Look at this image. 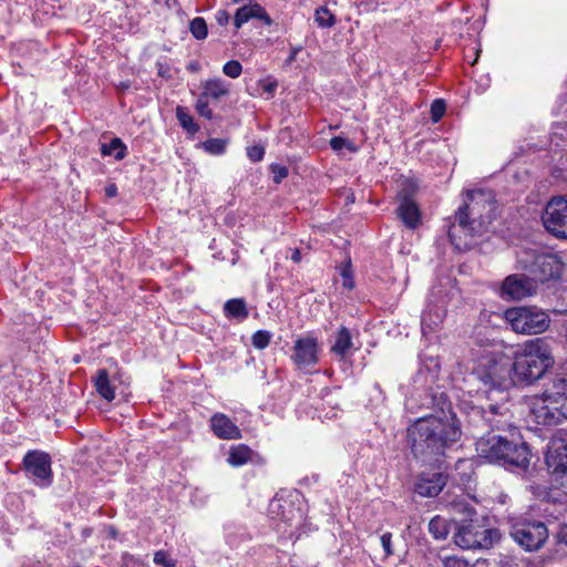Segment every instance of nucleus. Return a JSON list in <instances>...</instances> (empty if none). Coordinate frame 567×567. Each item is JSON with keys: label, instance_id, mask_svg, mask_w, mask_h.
Instances as JSON below:
<instances>
[{"label": "nucleus", "instance_id": "f257e3e1", "mask_svg": "<svg viewBox=\"0 0 567 567\" xmlns=\"http://www.w3.org/2000/svg\"><path fill=\"white\" fill-rule=\"evenodd\" d=\"M495 194L492 188L478 187L467 193V202L455 214V223L449 230L451 243L457 249H467L468 238L482 236L494 219Z\"/></svg>", "mask_w": 567, "mask_h": 567}, {"label": "nucleus", "instance_id": "f03ea898", "mask_svg": "<svg viewBox=\"0 0 567 567\" xmlns=\"http://www.w3.org/2000/svg\"><path fill=\"white\" fill-rule=\"evenodd\" d=\"M411 450L415 456L442 454L444 449L461 437V429L454 414L430 415L417 419L409 427Z\"/></svg>", "mask_w": 567, "mask_h": 567}, {"label": "nucleus", "instance_id": "7ed1b4c3", "mask_svg": "<svg viewBox=\"0 0 567 567\" xmlns=\"http://www.w3.org/2000/svg\"><path fill=\"white\" fill-rule=\"evenodd\" d=\"M554 363L555 359L549 343L542 338L530 340L526 343L524 351L515 355L512 364L513 382L532 384L546 377Z\"/></svg>", "mask_w": 567, "mask_h": 567}, {"label": "nucleus", "instance_id": "20e7f679", "mask_svg": "<svg viewBox=\"0 0 567 567\" xmlns=\"http://www.w3.org/2000/svg\"><path fill=\"white\" fill-rule=\"evenodd\" d=\"M504 319L512 330L522 334L545 332L550 324L546 311L537 307H513L504 312Z\"/></svg>", "mask_w": 567, "mask_h": 567}, {"label": "nucleus", "instance_id": "39448f33", "mask_svg": "<svg viewBox=\"0 0 567 567\" xmlns=\"http://www.w3.org/2000/svg\"><path fill=\"white\" fill-rule=\"evenodd\" d=\"M511 439L498 435V464L509 470H525L529 465V450L516 427L511 431Z\"/></svg>", "mask_w": 567, "mask_h": 567}, {"label": "nucleus", "instance_id": "423d86ee", "mask_svg": "<svg viewBox=\"0 0 567 567\" xmlns=\"http://www.w3.org/2000/svg\"><path fill=\"white\" fill-rule=\"evenodd\" d=\"M200 89L202 92L195 102V110L199 116L212 120L214 112L209 103L219 102L228 97L231 84L221 78H210L200 83Z\"/></svg>", "mask_w": 567, "mask_h": 567}, {"label": "nucleus", "instance_id": "0eeeda50", "mask_svg": "<svg viewBox=\"0 0 567 567\" xmlns=\"http://www.w3.org/2000/svg\"><path fill=\"white\" fill-rule=\"evenodd\" d=\"M509 535L525 550L536 551L546 543L548 529L543 522H523L514 525Z\"/></svg>", "mask_w": 567, "mask_h": 567}, {"label": "nucleus", "instance_id": "6e6552de", "mask_svg": "<svg viewBox=\"0 0 567 567\" xmlns=\"http://www.w3.org/2000/svg\"><path fill=\"white\" fill-rule=\"evenodd\" d=\"M416 190L417 185L415 182L404 179L398 192L399 207L396 213L402 223L410 229H415L421 223L420 208L413 199Z\"/></svg>", "mask_w": 567, "mask_h": 567}, {"label": "nucleus", "instance_id": "1a4fd4ad", "mask_svg": "<svg viewBox=\"0 0 567 567\" xmlns=\"http://www.w3.org/2000/svg\"><path fill=\"white\" fill-rule=\"evenodd\" d=\"M545 228L557 238H567V198L553 197L542 216Z\"/></svg>", "mask_w": 567, "mask_h": 567}, {"label": "nucleus", "instance_id": "9d476101", "mask_svg": "<svg viewBox=\"0 0 567 567\" xmlns=\"http://www.w3.org/2000/svg\"><path fill=\"white\" fill-rule=\"evenodd\" d=\"M23 465L27 474L40 487H48L52 484L51 457L42 451H29L23 457Z\"/></svg>", "mask_w": 567, "mask_h": 567}, {"label": "nucleus", "instance_id": "9b49d317", "mask_svg": "<svg viewBox=\"0 0 567 567\" xmlns=\"http://www.w3.org/2000/svg\"><path fill=\"white\" fill-rule=\"evenodd\" d=\"M480 526L473 520L458 526L454 534L455 544L463 549L487 548L492 546L493 530L484 528L478 530Z\"/></svg>", "mask_w": 567, "mask_h": 567}, {"label": "nucleus", "instance_id": "f8f14e48", "mask_svg": "<svg viewBox=\"0 0 567 567\" xmlns=\"http://www.w3.org/2000/svg\"><path fill=\"white\" fill-rule=\"evenodd\" d=\"M298 369H308L319 361V344L316 337L306 334L296 339L291 354Z\"/></svg>", "mask_w": 567, "mask_h": 567}, {"label": "nucleus", "instance_id": "ddd939ff", "mask_svg": "<svg viewBox=\"0 0 567 567\" xmlns=\"http://www.w3.org/2000/svg\"><path fill=\"white\" fill-rule=\"evenodd\" d=\"M528 271L533 280L537 284L560 277L561 262L555 255L537 254L528 266Z\"/></svg>", "mask_w": 567, "mask_h": 567}, {"label": "nucleus", "instance_id": "4468645a", "mask_svg": "<svg viewBox=\"0 0 567 567\" xmlns=\"http://www.w3.org/2000/svg\"><path fill=\"white\" fill-rule=\"evenodd\" d=\"M501 290L503 296L519 300L536 293L537 284L530 277L512 275L503 281Z\"/></svg>", "mask_w": 567, "mask_h": 567}, {"label": "nucleus", "instance_id": "2eb2a0df", "mask_svg": "<svg viewBox=\"0 0 567 567\" xmlns=\"http://www.w3.org/2000/svg\"><path fill=\"white\" fill-rule=\"evenodd\" d=\"M269 511L275 519L282 520L289 526H297L303 519L302 511L295 506L292 499L276 497L270 502Z\"/></svg>", "mask_w": 567, "mask_h": 567}, {"label": "nucleus", "instance_id": "dca6fc26", "mask_svg": "<svg viewBox=\"0 0 567 567\" xmlns=\"http://www.w3.org/2000/svg\"><path fill=\"white\" fill-rule=\"evenodd\" d=\"M546 465L555 480L567 476V443L554 441L546 453Z\"/></svg>", "mask_w": 567, "mask_h": 567}, {"label": "nucleus", "instance_id": "f3484780", "mask_svg": "<svg viewBox=\"0 0 567 567\" xmlns=\"http://www.w3.org/2000/svg\"><path fill=\"white\" fill-rule=\"evenodd\" d=\"M567 396V374L549 373L544 384V391L534 404H546L550 401Z\"/></svg>", "mask_w": 567, "mask_h": 567}, {"label": "nucleus", "instance_id": "a211bd4d", "mask_svg": "<svg viewBox=\"0 0 567 567\" xmlns=\"http://www.w3.org/2000/svg\"><path fill=\"white\" fill-rule=\"evenodd\" d=\"M210 429L213 433L221 440L241 439L240 429L224 413H215L210 417Z\"/></svg>", "mask_w": 567, "mask_h": 567}, {"label": "nucleus", "instance_id": "6ab92c4d", "mask_svg": "<svg viewBox=\"0 0 567 567\" xmlns=\"http://www.w3.org/2000/svg\"><path fill=\"white\" fill-rule=\"evenodd\" d=\"M493 316L492 311H482L474 327V338L480 347H493L494 344L496 328L495 326H485V321H491Z\"/></svg>", "mask_w": 567, "mask_h": 567}, {"label": "nucleus", "instance_id": "aec40b11", "mask_svg": "<svg viewBox=\"0 0 567 567\" xmlns=\"http://www.w3.org/2000/svg\"><path fill=\"white\" fill-rule=\"evenodd\" d=\"M93 382L99 395L109 402L115 399L117 384L121 383L117 377L111 375L106 369L99 370Z\"/></svg>", "mask_w": 567, "mask_h": 567}, {"label": "nucleus", "instance_id": "412c9836", "mask_svg": "<svg viewBox=\"0 0 567 567\" xmlns=\"http://www.w3.org/2000/svg\"><path fill=\"white\" fill-rule=\"evenodd\" d=\"M446 484L445 476L441 473L431 476H421L415 484V492L423 497L437 496Z\"/></svg>", "mask_w": 567, "mask_h": 567}, {"label": "nucleus", "instance_id": "4be33fe9", "mask_svg": "<svg viewBox=\"0 0 567 567\" xmlns=\"http://www.w3.org/2000/svg\"><path fill=\"white\" fill-rule=\"evenodd\" d=\"M256 18L270 24L271 20L267 14L266 10L258 3L249 2L248 4L241 6L235 14L234 25L236 29H240L250 19Z\"/></svg>", "mask_w": 567, "mask_h": 567}, {"label": "nucleus", "instance_id": "5701e85b", "mask_svg": "<svg viewBox=\"0 0 567 567\" xmlns=\"http://www.w3.org/2000/svg\"><path fill=\"white\" fill-rule=\"evenodd\" d=\"M255 452L246 444H236L229 447L227 463L233 467H239L252 462Z\"/></svg>", "mask_w": 567, "mask_h": 567}, {"label": "nucleus", "instance_id": "b1692460", "mask_svg": "<svg viewBox=\"0 0 567 567\" xmlns=\"http://www.w3.org/2000/svg\"><path fill=\"white\" fill-rule=\"evenodd\" d=\"M477 456L488 463L496 462V435L491 431L476 442Z\"/></svg>", "mask_w": 567, "mask_h": 567}, {"label": "nucleus", "instance_id": "393cba45", "mask_svg": "<svg viewBox=\"0 0 567 567\" xmlns=\"http://www.w3.org/2000/svg\"><path fill=\"white\" fill-rule=\"evenodd\" d=\"M445 316L443 306H436L434 309L426 310L421 320L422 332L424 336L434 332L442 323Z\"/></svg>", "mask_w": 567, "mask_h": 567}, {"label": "nucleus", "instance_id": "a878e982", "mask_svg": "<svg viewBox=\"0 0 567 567\" xmlns=\"http://www.w3.org/2000/svg\"><path fill=\"white\" fill-rule=\"evenodd\" d=\"M352 347V336L349 329L346 327H341L336 333V340L331 347V351L336 355L344 358Z\"/></svg>", "mask_w": 567, "mask_h": 567}, {"label": "nucleus", "instance_id": "bb28decb", "mask_svg": "<svg viewBox=\"0 0 567 567\" xmlns=\"http://www.w3.org/2000/svg\"><path fill=\"white\" fill-rule=\"evenodd\" d=\"M224 313L227 318L237 319L238 321H244L249 315L246 301L243 298H234L226 301Z\"/></svg>", "mask_w": 567, "mask_h": 567}, {"label": "nucleus", "instance_id": "cd10ccee", "mask_svg": "<svg viewBox=\"0 0 567 567\" xmlns=\"http://www.w3.org/2000/svg\"><path fill=\"white\" fill-rule=\"evenodd\" d=\"M176 117L181 126L188 133L194 134L199 131V125L195 122L194 117L187 112V110L184 106L176 107Z\"/></svg>", "mask_w": 567, "mask_h": 567}, {"label": "nucleus", "instance_id": "c85d7f7f", "mask_svg": "<svg viewBox=\"0 0 567 567\" xmlns=\"http://www.w3.org/2000/svg\"><path fill=\"white\" fill-rule=\"evenodd\" d=\"M101 153L104 156L114 155L116 159H123L126 155V147L120 138H113L109 144H103Z\"/></svg>", "mask_w": 567, "mask_h": 567}, {"label": "nucleus", "instance_id": "c756f323", "mask_svg": "<svg viewBox=\"0 0 567 567\" xmlns=\"http://www.w3.org/2000/svg\"><path fill=\"white\" fill-rule=\"evenodd\" d=\"M429 530L436 539H445L449 535L447 523L440 516H435L430 520Z\"/></svg>", "mask_w": 567, "mask_h": 567}, {"label": "nucleus", "instance_id": "7c9ffc66", "mask_svg": "<svg viewBox=\"0 0 567 567\" xmlns=\"http://www.w3.org/2000/svg\"><path fill=\"white\" fill-rule=\"evenodd\" d=\"M228 141L224 138H209L203 143V148L210 155H221L225 153Z\"/></svg>", "mask_w": 567, "mask_h": 567}, {"label": "nucleus", "instance_id": "2f4dec72", "mask_svg": "<svg viewBox=\"0 0 567 567\" xmlns=\"http://www.w3.org/2000/svg\"><path fill=\"white\" fill-rule=\"evenodd\" d=\"M315 20L321 28H331L336 24L334 16L326 7H320L316 10Z\"/></svg>", "mask_w": 567, "mask_h": 567}, {"label": "nucleus", "instance_id": "473e14b6", "mask_svg": "<svg viewBox=\"0 0 567 567\" xmlns=\"http://www.w3.org/2000/svg\"><path fill=\"white\" fill-rule=\"evenodd\" d=\"M189 31L197 40L206 39L208 30L205 19L200 17L194 18L189 23Z\"/></svg>", "mask_w": 567, "mask_h": 567}, {"label": "nucleus", "instance_id": "72a5a7b5", "mask_svg": "<svg viewBox=\"0 0 567 567\" xmlns=\"http://www.w3.org/2000/svg\"><path fill=\"white\" fill-rule=\"evenodd\" d=\"M330 146L334 152H341L343 148H347L351 153H355L358 151V147L353 144V142L341 136L332 137L330 140Z\"/></svg>", "mask_w": 567, "mask_h": 567}, {"label": "nucleus", "instance_id": "f704fd0d", "mask_svg": "<svg viewBox=\"0 0 567 567\" xmlns=\"http://www.w3.org/2000/svg\"><path fill=\"white\" fill-rule=\"evenodd\" d=\"M271 340V333L267 330H258L252 334L251 343L256 349L267 348Z\"/></svg>", "mask_w": 567, "mask_h": 567}, {"label": "nucleus", "instance_id": "c9c22d12", "mask_svg": "<svg viewBox=\"0 0 567 567\" xmlns=\"http://www.w3.org/2000/svg\"><path fill=\"white\" fill-rule=\"evenodd\" d=\"M340 276L342 278V286L349 290L353 289L354 279L350 260L340 267Z\"/></svg>", "mask_w": 567, "mask_h": 567}, {"label": "nucleus", "instance_id": "e433bc0d", "mask_svg": "<svg viewBox=\"0 0 567 567\" xmlns=\"http://www.w3.org/2000/svg\"><path fill=\"white\" fill-rule=\"evenodd\" d=\"M223 73L230 79H237L243 73V66L239 61L230 60L223 65Z\"/></svg>", "mask_w": 567, "mask_h": 567}, {"label": "nucleus", "instance_id": "4c0bfd02", "mask_svg": "<svg viewBox=\"0 0 567 567\" xmlns=\"http://www.w3.org/2000/svg\"><path fill=\"white\" fill-rule=\"evenodd\" d=\"M445 113V103L443 100H434L431 105V120L436 123Z\"/></svg>", "mask_w": 567, "mask_h": 567}, {"label": "nucleus", "instance_id": "58836bf2", "mask_svg": "<svg viewBox=\"0 0 567 567\" xmlns=\"http://www.w3.org/2000/svg\"><path fill=\"white\" fill-rule=\"evenodd\" d=\"M246 152L248 158L254 163L260 162L265 156V147L261 145L248 146Z\"/></svg>", "mask_w": 567, "mask_h": 567}, {"label": "nucleus", "instance_id": "ea45409f", "mask_svg": "<svg viewBox=\"0 0 567 567\" xmlns=\"http://www.w3.org/2000/svg\"><path fill=\"white\" fill-rule=\"evenodd\" d=\"M154 563L164 567H174V563L169 555L164 550H158L154 555Z\"/></svg>", "mask_w": 567, "mask_h": 567}, {"label": "nucleus", "instance_id": "a19ab883", "mask_svg": "<svg viewBox=\"0 0 567 567\" xmlns=\"http://www.w3.org/2000/svg\"><path fill=\"white\" fill-rule=\"evenodd\" d=\"M271 172L274 174V182L277 184L288 176V168L279 164H272Z\"/></svg>", "mask_w": 567, "mask_h": 567}, {"label": "nucleus", "instance_id": "79ce46f5", "mask_svg": "<svg viewBox=\"0 0 567 567\" xmlns=\"http://www.w3.org/2000/svg\"><path fill=\"white\" fill-rule=\"evenodd\" d=\"M443 566L444 567H467L468 564L466 560H464L462 558H458L455 556H450V557H445L443 559Z\"/></svg>", "mask_w": 567, "mask_h": 567}, {"label": "nucleus", "instance_id": "37998d69", "mask_svg": "<svg viewBox=\"0 0 567 567\" xmlns=\"http://www.w3.org/2000/svg\"><path fill=\"white\" fill-rule=\"evenodd\" d=\"M391 538H392L391 533H384L381 536V545L384 549L385 556L392 555Z\"/></svg>", "mask_w": 567, "mask_h": 567}, {"label": "nucleus", "instance_id": "c03bdc74", "mask_svg": "<svg viewBox=\"0 0 567 567\" xmlns=\"http://www.w3.org/2000/svg\"><path fill=\"white\" fill-rule=\"evenodd\" d=\"M259 86L265 91L267 92L268 94L272 95L276 87H277V82L276 81H272V80H262L259 82Z\"/></svg>", "mask_w": 567, "mask_h": 567}, {"label": "nucleus", "instance_id": "a18cd8bd", "mask_svg": "<svg viewBox=\"0 0 567 567\" xmlns=\"http://www.w3.org/2000/svg\"><path fill=\"white\" fill-rule=\"evenodd\" d=\"M215 19L219 25H226L229 22V13L226 10H218L215 14Z\"/></svg>", "mask_w": 567, "mask_h": 567}, {"label": "nucleus", "instance_id": "49530a36", "mask_svg": "<svg viewBox=\"0 0 567 567\" xmlns=\"http://www.w3.org/2000/svg\"><path fill=\"white\" fill-rule=\"evenodd\" d=\"M558 542L567 546V525L560 527L558 532Z\"/></svg>", "mask_w": 567, "mask_h": 567}, {"label": "nucleus", "instance_id": "de8ad7c7", "mask_svg": "<svg viewBox=\"0 0 567 567\" xmlns=\"http://www.w3.org/2000/svg\"><path fill=\"white\" fill-rule=\"evenodd\" d=\"M105 194L109 197H114L117 194V187L114 184H111L105 187Z\"/></svg>", "mask_w": 567, "mask_h": 567}, {"label": "nucleus", "instance_id": "09e8293b", "mask_svg": "<svg viewBox=\"0 0 567 567\" xmlns=\"http://www.w3.org/2000/svg\"><path fill=\"white\" fill-rule=\"evenodd\" d=\"M291 260L296 264L301 261V254L299 249H293L291 254Z\"/></svg>", "mask_w": 567, "mask_h": 567}, {"label": "nucleus", "instance_id": "8fccbe9b", "mask_svg": "<svg viewBox=\"0 0 567 567\" xmlns=\"http://www.w3.org/2000/svg\"><path fill=\"white\" fill-rule=\"evenodd\" d=\"M482 380L484 381L485 384H491V388L494 386V380L491 378V375H486V379L482 378Z\"/></svg>", "mask_w": 567, "mask_h": 567}, {"label": "nucleus", "instance_id": "3c124183", "mask_svg": "<svg viewBox=\"0 0 567 567\" xmlns=\"http://www.w3.org/2000/svg\"><path fill=\"white\" fill-rule=\"evenodd\" d=\"M234 3L236 4H248L249 2H251V0H233Z\"/></svg>", "mask_w": 567, "mask_h": 567}, {"label": "nucleus", "instance_id": "603ef678", "mask_svg": "<svg viewBox=\"0 0 567 567\" xmlns=\"http://www.w3.org/2000/svg\"><path fill=\"white\" fill-rule=\"evenodd\" d=\"M485 326H494L493 318L491 319V321H485Z\"/></svg>", "mask_w": 567, "mask_h": 567}, {"label": "nucleus", "instance_id": "864d4df0", "mask_svg": "<svg viewBox=\"0 0 567 567\" xmlns=\"http://www.w3.org/2000/svg\"><path fill=\"white\" fill-rule=\"evenodd\" d=\"M498 502L499 503H505V496H498Z\"/></svg>", "mask_w": 567, "mask_h": 567}, {"label": "nucleus", "instance_id": "5fc2aeb1", "mask_svg": "<svg viewBox=\"0 0 567 567\" xmlns=\"http://www.w3.org/2000/svg\"><path fill=\"white\" fill-rule=\"evenodd\" d=\"M188 69L192 70V71H196V66L195 65H189Z\"/></svg>", "mask_w": 567, "mask_h": 567}, {"label": "nucleus", "instance_id": "6e6d98bb", "mask_svg": "<svg viewBox=\"0 0 567 567\" xmlns=\"http://www.w3.org/2000/svg\"><path fill=\"white\" fill-rule=\"evenodd\" d=\"M491 411L492 412H495L496 411V408L494 405H491Z\"/></svg>", "mask_w": 567, "mask_h": 567}, {"label": "nucleus", "instance_id": "4d7b16f0", "mask_svg": "<svg viewBox=\"0 0 567 567\" xmlns=\"http://www.w3.org/2000/svg\"><path fill=\"white\" fill-rule=\"evenodd\" d=\"M565 338H566V342H567V326H566Z\"/></svg>", "mask_w": 567, "mask_h": 567}]
</instances>
